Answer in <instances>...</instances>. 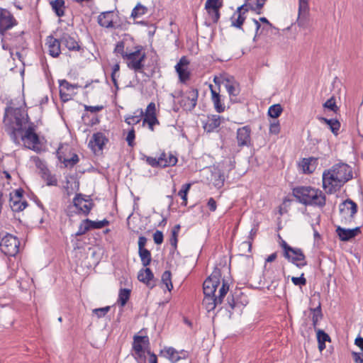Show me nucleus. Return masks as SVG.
<instances>
[{"label":"nucleus","instance_id":"1","mask_svg":"<svg viewBox=\"0 0 363 363\" xmlns=\"http://www.w3.org/2000/svg\"><path fill=\"white\" fill-rule=\"evenodd\" d=\"M220 269L215 268L203 284L205 296L202 304L208 312L212 311L216 306L221 304L224 297L229 291L230 286L228 281L223 279L222 284H220Z\"/></svg>","mask_w":363,"mask_h":363},{"label":"nucleus","instance_id":"2","mask_svg":"<svg viewBox=\"0 0 363 363\" xmlns=\"http://www.w3.org/2000/svg\"><path fill=\"white\" fill-rule=\"evenodd\" d=\"M30 122L28 113L23 108L13 107L5 108L4 118L5 130L15 143L18 141L19 134L23 133L25 125H28Z\"/></svg>","mask_w":363,"mask_h":363},{"label":"nucleus","instance_id":"3","mask_svg":"<svg viewBox=\"0 0 363 363\" xmlns=\"http://www.w3.org/2000/svg\"><path fill=\"white\" fill-rule=\"evenodd\" d=\"M352 177V172L349 165L344 163L335 164L332 169L323 172V187L328 194H333Z\"/></svg>","mask_w":363,"mask_h":363},{"label":"nucleus","instance_id":"4","mask_svg":"<svg viewBox=\"0 0 363 363\" xmlns=\"http://www.w3.org/2000/svg\"><path fill=\"white\" fill-rule=\"evenodd\" d=\"M293 194L297 200L306 206L323 207L325 205L326 197L319 189L311 186H298L293 189Z\"/></svg>","mask_w":363,"mask_h":363},{"label":"nucleus","instance_id":"5","mask_svg":"<svg viewBox=\"0 0 363 363\" xmlns=\"http://www.w3.org/2000/svg\"><path fill=\"white\" fill-rule=\"evenodd\" d=\"M246 4L238 8L236 12L231 17L232 26L241 28L245 20V13L248 11V7L257 14L262 13V9L267 0H245Z\"/></svg>","mask_w":363,"mask_h":363},{"label":"nucleus","instance_id":"6","mask_svg":"<svg viewBox=\"0 0 363 363\" xmlns=\"http://www.w3.org/2000/svg\"><path fill=\"white\" fill-rule=\"evenodd\" d=\"M279 238L280 239L279 245L283 250V256L285 259L298 268H303L307 265L306 256L301 248L291 247L279 235Z\"/></svg>","mask_w":363,"mask_h":363},{"label":"nucleus","instance_id":"7","mask_svg":"<svg viewBox=\"0 0 363 363\" xmlns=\"http://www.w3.org/2000/svg\"><path fill=\"white\" fill-rule=\"evenodd\" d=\"M124 60H127V66L135 72L143 73L144 61L146 58L145 48L140 45H136L133 50L130 49L128 54L125 55Z\"/></svg>","mask_w":363,"mask_h":363},{"label":"nucleus","instance_id":"8","mask_svg":"<svg viewBox=\"0 0 363 363\" xmlns=\"http://www.w3.org/2000/svg\"><path fill=\"white\" fill-rule=\"evenodd\" d=\"M37 125L33 122H30L28 127L24 129L23 133L19 134L21 140L26 144L28 148L36 152H40V141L39 136L35 133Z\"/></svg>","mask_w":363,"mask_h":363},{"label":"nucleus","instance_id":"9","mask_svg":"<svg viewBox=\"0 0 363 363\" xmlns=\"http://www.w3.org/2000/svg\"><path fill=\"white\" fill-rule=\"evenodd\" d=\"M199 91L197 89L190 87L181 94V99L179 101L180 106L186 111H191L197 104Z\"/></svg>","mask_w":363,"mask_h":363},{"label":"nucleus","instance_id":"10","mask_svg":"<svg viewBox=\"0 0 363 363\" xmlns=\"http://www.w3.org/2000/svg\"><path fill=\"white\" fill-rule=\"evenodd\" d=\"M19 245L20 242L16 237L7 233L1 238L0 250L7 256H15L18 252Z\"/></svg>","mask_w":363,"mask_h":363},{"label":"nucleus","instance_id":"11","mask_svg":"<svg viewBox=\"0 0 363 363\" xmlns=\"http://www.w3.org/2000/svg\"><path fill=\"white\" fill-rule=\"evenodd\" d=\"M24 191L21 188L11 191L9 194V206L13 212H21L28 206V202L23 198Z\"/></svg>","mask_w":363,"mask_h":363},{"label":"nucleus","instance_id":"12","mask_svg":"<svg viewBox=\"0 0 363 363\" xmlns=\"http://www.w3.org/2000/svg\"><path fill=\"white\" fill-rule=\"evenodd\" d=\"M74 206L77 209V213L84 216L89 215L94 206V203L90 199H86L81 194H77L73 199Z\"/></svg>","mask_w":363,"mask_h":363},{"label":"nucleus","instance_id":"13","mask_svg":"<svg viewBox=\"0 0 363 363\" xmlns=\"http://www.w3.org/2000/svg\"><path fill=\"white\" fill-rule=\"evenodd\" d=\"M16 24L17 21L10 11L0 8V35H4L6 30Z\"/></svg>","mask_w":363,"mask_h":363},{"label":"nucleus","instance_id":"14","mask_svg":"<svg viewBox=\"0 0 363 363\" xmlns=\"http://www.w3.org/2000/svg\"><path fill=\"white\" fill-rule=\"evenodd\" d=\"M251 133L250 126L245 125L237 130V143L239 147H249L251 145Z\"/></svg>","mask_w":363,"mask_h":363},{"label":"nucleus","instance_id":"15","mask_svg":"<svg viewBox=\"0 0 363 363\" xmlns=\"http://www.w3.org/2000/svg\"><path fill=\"white\" fill-rule=\"evenodd\" d=\"M189 61L185 56L179 60V62L175 65V69L179 75V81L186 83L190 79V72L188 70Z\"/></svg>","mask_w":363,"mask_h":363},{"label":"nucleus","instance_id":"16","mask_svg":"<svg viewBox=\"0 0 363 363\" xmlns=\"http://www.w3.org/2000/svg\"><path fill=\"white\" fill-rule=\"evenodd\" d=\"M108 142V139L104 133L97 132L93 134L91 139L89 140V146L94 151H101Z\"/></svg>","mask_w":363,"mask_h":363},{"label":"nucleus","instance_id":"17","mask_svg":"<svg viewBox=\"0 0 363 363\" xmlns=\"http://www.w3.org/2000/svg\"><path fill=\"white\" fill-rule=\"evenodd\" d=\"M339 208L340 214L344 217L348 216L350 220L357 212V203L349 199L340 203Z\"/></svg>","mask_w":363,"mask_h":363},{"label":"nucleus","instance_id":"18","mask_svg":"<svg viewBox=\"0 0 363 363\" xmlns=\"http://www.w3.org/2000/svg\"><path fill=\"white\" fill-rule=\"evenodd\" d=\"M60 38H55L52 35H49L46 38L45 45L48 47V54L52 57H57L61 54Z\"/></svg>","mask_w":363,"mask_h":363},{"label":"nucleus","instance_id":"19","mask_svg":"<svg viewBox=\"0 0 363 363\" xmlns=\"http://www.w3.org/2000/svg\"><path fill=\"white\" fill-rule=\"evenodd\" d=\"M133 41V38L129 35H125L122 40L117 43L114 48V52L119 54L124 59L125 55L128 54L130 50L129 43Z\"/></svg>","mask_w":363,"mask_h":363},{"label":"nucleus","instance_id":"20","mask_svg":"<svg viewBox=\"0 0 363 363\" xmlns=\"http://www.w3.org/2000/svg\"><path fill=\"white\" fill-rule=\"evenodd\" d=\"M360 232L359 227L353 229H346L338 226L336 228V233L342 241H348L356 237Z\"/></svg>","mask_w":363,"mask_h":363},{"label":"nucleus","instance_id":"21","mask_svg":"<svg viewBox=\"0 0 363 363\" xmlns=\"http://www.w3.org/2000/svg\"><path fill=\"white\" fill-rule=\"evenodd\" d=\"M149 343V338L147 336L135 335L133 337V349L138 358L144 357V350L143 344Z\"/></svg>","mask_w":363,"mask_h":363},{"label":"nucleus","instance_id":"22","mask_svg":"<svg viewBox=\"0 0 363 363\" xmlns=\"http://www.w3.org/2000/svg\"><path fill=\"white\" fill-rule=\"evenodd\" d=\"M60 40L61 43L70 51H79L82 50L79 43L75 38L71 36L67 33H64L61 35Z\"/></svg>","mask_w":363,"mask_h":363},{"label":"nucleus","instance_id":"23","mask_svg":"<svg viewBox=\"0 0 363 363\" xmlns=\"http://www.w3.org/2000/svg\"><path fill=\"white\" fill-rule=\"evenodd\" d=\"M138 279L140 281L145 284L150 288H152L155 286V284L152 282L154 279V274L151 269L147 267L139 271Z\"/></svg>","mask_w":363,"mask_h":363},{"label":"nucleus","instance_id":"24","mask_svg":"<svg viewBox=\"0 0 363 363\" xmlns=\"http://www.w3.org/2000/svg\"><path fill=\"white\" fill-rule=\"evenodd\" d=\"M98 23L104 28H113V12L105 11L101 13L97 18Z\"/></svg>","mask_w":363,"mask_h":363},{"label":"nucleus","instance_id":"25","mask_svg":"<svg viewBox=\"0 0 363 363\" xmlns=\"http://www.w3.org/2000/svg\"><path fill=\"white\" fill-rule=\"evenodd\" d=\"M221 123V117L218 115H211L208 116L206 123L203 125V128L208 133L214 131L218 128Z\"/></svg>","mask_w":363,"mask_h":363},{"label":"nucleus","instance_id":"26","mask_svg":"<svg viewBox=\"0 0 363 363\" xmlns=\"http://www.w3.org/2000/svg\"><path fill=\"white\" fill-rule=\"evenodd\" d=\"M253 22L255 23L256 27L255 38L259 36L263 30L266 29L268 30L269 28H274L265 17L259 18V21L253 19Z\"/></svg>","mask_w":363,"mask_h":363},{"label":"nucleus","instance_id":"27","mask_svg":"<svg viewBox=\"0 0 363 363\" xmlns=\"http://www.w3.org/2000/svg\"><path fill=\"white\" fill-rule=\"evenodd\" d=\"M317 159L314 157L303 158L299 163L303 173L311 174L313 172L315 169Z\"/></svg>","mask_w":363,"mask_h":363},{"label":"nucleus","instance_id":"28","mask_svg":"<svg viewBox=\"0 0 363 363\" xmlns=\"http://www.w3.org/2000/svg\"><path fill=\"white\" fill-rule=\"evenodd\" d=\"M225 87L230 97H236L240 93L239 84L233 78L225 79Z\"/></svg>","mask_w":363,"mask_h":363},{"label":"nucleus","instance_id":"29","mask_svg":"<svg viewBox=\"0 0 363 363\" xmlns=\"http://www.w3.org/2000/svg\"><path fill=\"white\" fill-rule=\"evenodd\" d=\"M162 160V164L160 167H173L178 162L177 157L171 152L166 153L163 152L159 157V160Z\"/></svg>","mask_w":363,"mask_h":363},{"label":"nucleus","instance_id":"30","mask_svg":"<svg viewBox=\"0 0 363 363\" xmlns=\"http://www.w3.org/2000/svg\"><path fill=\"white\" fill-rule=\"evenodd\" d=\"M211 93V101L213 103L214 108L218 113H223L225 111V105L221 102L220 95L213 89V86L210 85Z\"/></svg>","mask_w":363,"mask_h":363},{"label":"nucleus","instance_id":"31","mask_svg":"<svg viewBox=\"0 0 363 363\" xmlns=\"http://www.w3.org/2000/svg\"><path fill=\"white\" fill-rule=\"evenodd\" d=\"M57 157H58V159L62 162L64 163V164L66 167L72 168L74 165H76L79 161V158L76 153H73L70 158H67L62 155V152H60V149L57 150Z\"/></svg>","mask_w":363,"mask_h":363},{"label":"nucleus","instance_id":"32","mask_svg":"<svg viewBox=\"0 0 363 363\" xmlns=\"http://www.w3.org/2000/svg\"><path fill=\"white\" fill-rule=\"evenodd\" d=\"M318 120L322 122V123H324L325 124H327L330 130L332 131V133L335 135H337L338 133H339V130L340 128V123L338 120L337 119H334V118H331V119H328L326 118H324V117H319L318 118Z\"/></svg>","mask_w":363,"mask_h":363},{"label":"nucleus","instance_id":"33","mask_svg":"<svg viewBox=\"0 0 363 363\" xmlns=\"http://www.w3.org/2000/svg\"><path fill=\"white\" fill-rule=\"evenodd\" d=\"M59 84H60V94L61 98L64 101L68 100V99H67L68 94H65V91L73 90L78 87V86L77 84H72L65 79L60 80Z\"/></svg>","mask_w":363,"mask_h":363},{"label":"nucleus","instance_id":"34","mask_svg":"<svg viewBox=\"0 0 363 363\" xmlns=\"http://www.w3.org/2000/svg\"><path fill=\"white\" fill-rule=\"evenodd\" d=\"M50 4L57 16L62 17L65 16V2L64 0H52Z\"/></svg>","mask_w":363,"mask_h":363},{"label":"nucleus","instance_id":"35","mask_svg":"<svg viewBox=\"0 0 363 363\" xmlns=\"http://www.w3.org/2000/svg\"><path fill=\"white\" fill-rule=\"evenodd\" d=\"M161 353L164 354V356L172 363H176L181 359L178 352L173 347L164 348L163 350H161Z\"/></svg>","mask_w":363,"mask_h":363},{"label":"nucleus","instance_id":"36","mask_svg":"<svg viewBox=\"0 0 363 363\" xmlns=\"http://www.w3.org/2000/svg\"><path fill=\"white\" fill-rule=\"evenodd\" d=\"M311 314L312 315V324L315 330H316L318 322L323 318V313L321 310V305L319 303L318 306L315 308H310Z\"/></svg>","mask_w":363,"mask_h":363},{"label":"nucleus","instance_id":"37","mask_svg":"<svg viewBox=\"0 0 363 363\" xmlns=\"http://www.w3.org/2000/svg\"><path fill=\"white\" fill-rule=\"evenodd\" d=\"M42 172V177L44 180L46 181L47 185L48 186H57V179L55 176L52 175L49 171V169L46 167H43L41 169Z\"/></svg>","mask_w":363,"mask_h":363},{"label":"nucleus","instance_id":"38","mask_svg":"<svg viewBox=\"0 0 363 363\" xmlns=\"http://www.w3.org/2000/svg\"><path fill=\"white\" fill-rule=\"evenodd\" d=\"M138 255L144 267L149 266L152 261L151 252L147 249L138 250Z\"/></svg>","mask_w":363,"mask_h":363},{"label":"nucleus","instance_id":"39","mask_svg":"<svg viewBox=\"0 0 363 363\" xmlns=\"http://www.w3.org/2000/svg\"><path fill=\"white\" fill-rule=\"evenodd\" d=\"M131 291L128 289H121L118 293V303L123 307L130 298Z\"/></svg>","mask_w":363,"mask_h":363},{"label":"nucleus","instance_id":"40","mask_svg":"<svg viewBox=\"0 0 363 363\" xmlns=\"http://www.w3.org/2000/svg\"><path fill=\"white\" fill-rule=\"evenodd\" d=\"M84 223L89 225L90 230L101 229L105 226L108 225L110 223L109 220H108L106 218L99 221H93L89 220V218H86L84 220Z\"/></svg>","mask_w":363,"mask_h":363},{"label":"nucleus","instance_id":"41","mask_svg":"<svg viewBox=\"0 0 363 363\" xmlns=\"http://www.w3.org/2000/svg\"><path fill=\"white\" fill-rule=\"evenodd\" d=\"M147 12V8L138 3L131 12V17L133 18H139Z\"/></svg>","mask_w":363,"mask_h":363},{"label":"nucleus","instance_id":"42","mask_svg":"<svg viewBox=\"0 0 363 363\" xmlns=\"http://www.w3.org/2000/svg\"><path fill=\"white\" fill-rule=\"evenodd\" d=\"M162 282L166 286L167 289L170 291L173 289L172 283V274L170 271H164L162 275Z\"/></svg>","mask_w":363,"mask_h":363},{"label":"nucleus","instance_id":"43","mask_svg":"<svg viewBox=\"0 0 363 363\" xmlns=\"http://www.w3.org/2000/svg\"><path fill=\"white\" fill-rule=\"evenodd\" d=\"M144 119H143V125L147 123L148 125L149 128L151 130H154V125L155 124H158L159 121L156 117V115H144Z\"/></svg>","mask_w":363,"mask_h":363},{"label":"nucleus","instance_id":"44","mask_svg":"<svg viewBox=\"0 0 363 363\" xmlns=\"http://www.w3.org/2000/svg\"><path fill=\"white\" fill-rule=\"evenodd\" d=\"M283 108L279 104L271 106L268 110V115L274 118H278L282 113Z\"/></svg>","mask_w":363,"mask_h":363},{"label":"nucleus","instance_id":"45","mask_svg":"<svg viewBox=\"0 0 363 363\" xmlns=\"http://www.w3.org/2000/svg\"><path fill=\"white\" fill-rule=\"evenodd\" d=\"M309 11H306V13L301 12L298 10V16L297 19V24L299 27L305 28L308 25Z\"/></svg>","mask_w":363,"mask_h":363},{"label":"nucleus","instance_id":"46","mask_svg":"<svg viewBox=\"0 0 363 363\" xmlns=\"http://www.w3.org/2000/svg\"><path fill=\"white\" fill-rule=\"evenodd\" d=\"M140 113L138 115H134V116H128L125 117V122L127 123L128 125H135L140 123L141 121V118L144 115V112L143 109H140Z\"/></svg>","mask_w":363,"mask_h":363},{"label":"nucleus","instance_id":"47","mask_svg":"<svg viewBox=\"0 0 363 363\" xmlns=\"http://www.w3.org/2000/svg\"><path fill=\"white\" fill-rule=\"evenodd\" d=\"M191 184H185L182 185V189L178 192V195L183 200L182 204L184 206L187 205V194L191 188Z\"/></svg>","mask_w":363,"mask_h":363},{"label":"nucleus","instance_id":"48","mask_svg":"<svg viewBox=\"0 0 363 363\" xmlns=\"http://www.w3.org/2000/svg\"><path fill=\"white\" fill-rule=\"evenodd\" d=\"M323 107L325 108H328L335 113H337L340 109L339 107L336 105V101L334 96H332L331 98L328 99L323 104Z\"/></svg>","mask_w":363,"mask_h":363},{"label":"nucleus","instance_id":"49","mask_svg":"<svg viewBox=\"0 0 363 363\" xmlns=\"http://www.w3.org/2000/svg\"><path fill=\"white\" fill-rule=\"evenodd\" d=\"M110 309V306L94 308L92 310V313L95 315L98 318H101L106 316V315L109 312Z\"/></svg>","mask_w":363,"mask_h":363},{"label":"nucleus","instance_id":"50","mask_svg":"<svg viewBox=\"0 0 363 363\" xmlns=\"http://www.w3.org/2000/svg\"><path fill=\"white\" fill-rule=\"evenodd\" d=\"M145 161L150 166L152 167H160V165H163L162 162V160H159V157L156 158L150 156H146Z\"/></svg>","mask_w":363,"mask_h":363},{"label":"nucleus","instance_id":"51","mask_svg":"<svg viewBox=\"0 0 363 363\" xmlns=\"http://www.w3.org/2000/svg\"><path fill=\"white\" fill-rule=\"evenodd\" d=\"M206 10L211 21L213 23H217L220 18L219 9H209Z\"/></svg>","mask_w":363,"mask_h":363},{"label":"nucleus","instance_id":"52","mask_svg":"<svg viewBox=\"0 0 363 363\" xmlns=\"http://www.w3.org/2000/svg\"><path fill=\"white\" fill-rule=\"evenodd\" d=\"M317 340H318V342H330V337L323 330L318 329V330H317Z\"/></svg>","mask_w":363,"mask_h":363},{"label":"nucleus","instance_id":"53","mask_svg":"<svg viewBox=\"0 0 363 363\" xmlns=\"http://www.w3.org/2000/svg\"><path fill=\"white\" fill-rule=\"evenodd\" d=\"M135 129L133 128H132L128 133V135L126 136V141L128 143V145L130 146V147H133L135 145V143H134V140H135Z\"/></svg>","mask_w":363,"mask_h":363},{"label":"nucleus","instance_id":"54","mask_svg":"<svg viewBox=\"0 0 363 363\" xmlns=\"http://www.w3.org/2000/svg\"><path fill=\"white\" fill-rule=\"evenodd\" d=\"M230 309H228L229 313L231 314L233 311L237 306V302L235 301L234 296L232 294H230L227 297V303Z\"/></svg>","mask_w":363,"mask_h":363},{"label":"nucleus","instance_id":"55","mask_svg":"<svg viewBox=\"0 0 363 363\" xmlns=\"http://www.w3.org/2000/svg\"><path fill=\"white\" fill-rule=\"evenodd\" d=\"M90 230L89 226L87 223H84V220L80 223L77 232L75 233V236H81L84 235L87 231Z\"/></svg>","mask_w":363,"mask_h":363},{"label":"nucleus","instance_id":"56","mask_svg":"<svg viewBox=\"0 0 363 363\" xmlns=\"http://www.w3.org/2000/svg\"><path fill=\"white\" fill-rule=\"evenodd\" d=\"M291 281L296 286H305L306 284V279L304 277L303 273H302L299 277H293Z\"/></svg>","mask_w":363,"mask_h":363},{"label":"nucleus","instance_id":"57","mask_svg":"<svg viewBox=\"0 0 363 363\" xmlns=\"http://www.w3.org/2000/svg\"><path fill=\"white\" fill-rule=\"evenodd\" d=\"M280 132V124L279 121H274L270 123L269 133L271 134L277 135Z\"/></svg>","mask_w":363,"mask_h":363},{"label":"nucleus","instance_id":"58","mask_svg":"<svg viewBox=\"0 0 363 363\" xmlns=\"http://www.w3.org/2000/svg\"><path fill=\"white\" fill-rule=\"evenodd\" d=\"M221 4L219 3V0H207L205 4L206 9H220Z\"/></svg>","mask_w":363,"mask_h":363},{"label":"nucleus","instance_id":"59","mask_svg":"<svg viewBox=\"0 0 363 363\" xmlns=\"http://www.w3.org/2000/svg\"><path fill=\"white\" fill-rule=\"evenodd\" d=\"M153 240L155 244L161 245L164 240L162 232L156 230V232L153 234Z\"/></svg>","mask_w":363,"mask_h":363},{"label":"nucleus","instance_id":"60","mask_svg":"<svg viewBox=\"0 0 363 363\" xmlns=\"http://www.w3.org/2000/svg\"><path fill=\"white\" fill-rule=\"evenodd\" d=\"M309 0H298V10L301 12L306 13V11H309Z\"/></svg>","mask_w":363,"mask_h":363},{"label":"nucleus","instance_id":"61","mask_svg":"<svg viewBox=\"0 0 363 363\" xmlns=\"http://www.w3.org/2000/svg\"><path fill=\"white\" fill-rule=\"evenodd\" d=\"M156 107L155 104L154 102H150L145 110V112L144 113V115H156Z\"/></svg>","mask_w":363,"mask_h":363},{"label":"nucleus","instance_id":"62","mask_svg":"<svg viewBox=\"0 0 363 363\" xmlns=\"http://www.w3.org/2000/svg\"><path fill=\"white\" fill-rule=\"evenodd\" d=\"M84 107L85 111H90L91 113H96V112L101 111V110L104 109L103 106H92L84 105Z\"/></svg>","mask_w":363,"mask_h":363},{"label":"nucleus","instance_id":"63","mask_svg":"<svg viewBox=\"0 0 363 363\" xmlns=\"http://www.w3.org/2000/svg\"><path fill=\"white\" fill-rule=\"evenodd\" d=\"M363 352H352V356L353 358V360L355 363H363Z\"/></svg>","mask_w":363,"mask_h":363},{"label":"nucleus","instance_id":"64","mask_svg":"<svg viewBox=\"0 0 363 363\" xmlns=\"http://www.w3.org/2000/svg\"><path fill=\"white\" fill-rule=\"evenodd\" d=\"M207 206L209 208V210L212 212L215 211L216 210V202L213 198H210L208 201Z\"/></svg>","mask_w":363,"mask_h":363}]
</instances>
